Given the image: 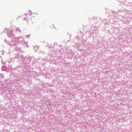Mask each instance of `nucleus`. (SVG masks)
Listing matches in <instances>:
<instances>
[{
	"instance_id": "1",
	"label": "nucleus",
	"mask_w": 132,
	"mask_h": 132,
	"mask_svg": "<svg viewBox=\"0 0 132 132\" xmlns=\"http://www.w3.org/2000/svg\"><path fill=\"white\" fill-rule=\"evenodd\" d=\"M30 15H31V13L30 12V11H29L28 12V13Z\"/></svg>"
}]
</instances>
